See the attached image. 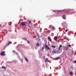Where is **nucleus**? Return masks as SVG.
Instances as JSON below:
<instances>
[{"label":"nucleus","mask_w":76,"mask_h":76,"mask_svg":"<svg viewBox=\"0 0 76 76\" xmlns=\"http://www.w3.org/2000/svg\"><path fill=\"white\" fill-rule=\"evenodd\" d=\"M67 31H68V30H66L65 31V32H67Z\"/></svg>","instance_id":"21"},{"label":"nucleus","mask_w":76,"mask_h":76,"mask_svg":"<svg viewBox=\"0 0 76 76\" xmlns=\"http://www.w3.org/2000/svg\"><path fill=\"white\" fill-rule=\"evenodd\" d=\"M29 23H31V21H29Z\"/></svg>","instance_id":"29"},{"label":"nucleus","mask_w":76,"mask_h":76,"mask_svg":"<svg viewBox=\"0 0 76 76\" xmlns=\"http://www.w3.org/2000/svg\"><path fill=\"white\" fill-rule=\"evenodd\" d=\"M40 29H41V28H40Z\"/></svg>","instance_id":"37"},{"label":"nucleus","mask_w":76,"mask_h":76,"mask_svg":"<svg viewBox=\"0 0 76 76\" xmlns=\"http://www.w3.org/2000/svg\"><path fill=\"white\" fill-rule=\"evenodd\" d=\"M73 72H71L70 73V75H73Z\"/></svg>","instance_id":"14"},{"label":"nucleus","mask_w":76,"mask_h":76,"mask_svg":"<svg viewBox=\"0 0 76 76\" xmlns=\"http://www.w3.org/2000/svg\"><path fill=\"white\" fill-rule=\"evenodd\" d=\"M64 24H66V23H65V22H64Z\"/></svg>","instance_id":"30"},{"label":"nucleus","mask_w":76,"mask_h":76,"mask_svg":"<svg viewBox=\"0 0 76 76\" xmlns=\"http://www.w3.org/2000/svg\"><path fill=\"white\" fill-rule=\"evenodd\" d=\"M74 63H76V60L74 61Z\"/></svg>","instance_id":"24"},{"label":"nucleus","mask_w":76,"mask_h":76,"mask_svg":"<svg viewBox=\"0 0 76 76\" xmlns=\"http://www.w3.org/2000/svg\"><path fill=\"white\" fill-rule=\"evenodd\" d=\"M0 55L1 56H5V52L3 51L0 54Z\"/></svg>","instance_id":"2"},{"label":"nucleus","mask_w":76,"mask_h":76,"mask_svg":"<svg viewBox=\"0 0 76 76\" xmlns=\"http://www.w3.org/2000/svg\"><path fill=\"white\" fill-rule=\"evenodd\" d=\"M48 58H46L45 60V62H48Z\"/></svg>","instance_id":"8"},{"label":"nucleus","mask_w":76,"mask_h":76,"mask_svg":"<svg viewBox=\"0 0 76 76\" xmlns=\"http://www.w3.org/2000/svg\"><path fill=\"white\" fill-rule=\"evenodd\" d=\"M70 68H71V69H72L73 70V67H72V66H71Z\"/></svg>","instance_id":"22"},{"label":"nucleus","mask_w":76,"mask_h":76,"mask_svg":"<svg viewBox=\"0 0 76 76\" xmlns=\"http://www.w3.org/2000/svg\"><path fill=\"white\" fill-rule=\"evenodd\" d=\"M44 47H42V50H44Z\"/></svg>","instance_id":"20"},{"label":"nucleus","mask_w":76,"mask_h":76,"mask_svg":"<svg viewBox=\"0 0 76 76\" xmlns=\"http://www.w3.org/2000/svg\"><path fill=\"white\" fill-rule=\"evenodd\" d=\"M56 54V51L55 50H53V51L52 52V54Z\"/></svg>","instance_id":"7"},{"label":"nucleus","mask_w":76,"mask_h":76,"mask_svg":"<svg viewBox=\"0 0 76 76\" xmlns=\"http://www.w3.org/2000/svg\"><path fill=\"white\" fill-rule=\"evenodd\" d=\"M68 49H69V48L68 47H66V48L65 49L66 51H67L68 50Z\"/></svg>","instance_id":"12"},{"label":"nucleus","mask_w":76,"mask_h":76,"mask_svg":"<svg viewBox=\"0 0 76 76\" xmlns=\"http://www.w3.org/2000/svg\"><path fill=\"white\" fill-rule=\"evenodd\" d=\"M36 45L37 47H39V43L37 44Z\"/></svg>","instance_id":"13"},{"label":"nucleus","mask_w":76,"mask_h":76,"mask_svg":"<svg viewBox=\"0 0 76 76\" xmlns=\"http://www.w3.org/2000/svg\"><path fill=\"white\" fill-rule=\"evenodd\" d=\"M53 12H56V11H53Z\"/></svg>","instance_id":"35"},{"label":"nucleus","mask_w":76,"mask_h":76,"mask_svg":"<svg viewBox=\"0 0 76 76\" xmlns=\"http://www.w3.org/2000/svg\"><path fill=\"white\" fill-rule=\"evenodd\" d=\"M59 29H60V28H59Z\"/></svg>","instance_id":"36"},{"label":"nucleus","mask_w":76,"mask_h":76,"mask_svg":"<svg viewBox=\"0 0 76 76\" xmlns=\"http://www.w3.org/2000/svg\"><path fill=\"white\" fill-rule=\"evenodd\" d=\"M48 32H50V31L48 30Z\"/></svg>","instance_id":"33"},{"label":"nucleus","mask_w":76,"mask_h":76,"mask_svg":"<svg viewBox=\"0 0 76 76\" xmlns=\"http://www.w3.org/2000/svg\"><path fill=\"white\" fill-rule=\"evenodd\" d=\"M45 48L46 49H47V50H50V48L49 47H48V46H47V45H45Z\"/></svg>","instance_id":"3"},{"label":"nucleus","mask_w":76,"mask_h":76,"mask_svg":"<svg viewBox=\"0 0 76 76\" xmlns=\"http://www.w3.org/2000/svg\"><path fill=\"white\" fill-rule=\"evenodd\" d=\"M12 52H13V53H16V52H15V51L13 50V51H12Z\"/></svg>","instance_id":"27"},{"label":"nucleus","mask_w":76,"mask_h":76,"mask_svg":"<svg viewBox=\"0 0 76 76\" xmlns=\"http://www.w3.org/2000/svg\"><path fill=\"white\" fill-rule=\"evenodd\" d=\"M49 28H52V25H50L49 27Z\"/></svg>","instance_id":"19"},{"label":"nucleus","mask_w":76,"mask_h":76,"mask_svg":"<svg viewBox=\"0 0 76 76\" xmlns=\"http://www.w3.org/2000/svg\"><path fill=\"white\" fill-rule=\"evenodd\" d=\"M36 49H37V48H36Z\"/></svg>","instance_id":"38"},{"label":"nucleus","mask_w":76,"mask_h":76,"mask_svg":"<svg viewBox=\"0 0 76 76\" xmlns=\"http://www.w3.org/2000/svg\"><path fill=\"white\" fill-rule=\"evenodd\" d=\"M9 25H11V24H10Z\"/></svg>","instance_id":"34"},{"label":"nucleus","mask_w":76,"mask_h":76,"mask_svg":"<svg viewBox=\"0 0 76 76\" xmlns=\"http://www.w3.org/2000/svg\"><path fill=\"white\" fill-rule=\"evenodd\" d=\"M43 58H44V59H45V56H43Z\"/></svg>","instance_id":"28"},{"label":"nucleus","mask_w":76,"mask_h":76,"mask_svg":"<svg viewBox=\"0 0 76 76\" xmlns=\"http://www.w3.org/2000/svg\"><path fill=\"white\" fill-rule=\"evenodd\" d=\"M58 39L57 37L56 36L54 37V40H57Z\"/></svg>","instance_id":"6"},{"label":"nucleus","mask_w":76,"mask_h":76,"mask_svg":"<svg viewBox=\"0 0 76 76\" xmlns=\"http://www.w3.org/2000/svg\"><path fill=\"white\" fill-rule=\"evenodd\" d=\"M26 24V22H23L20 24V25L22 26H25Z\"/></svg>","instance_id":"1"},{"label":"nucleus","mask_w":76,"mask_h":76,"mask_svg":"<svg viewBox=\"0 0 76 76\" xmlns=\"http://www.w3.org/2000/svg\"><path fill=\"white\" fill-rule=\"evenodd\" d=\"M1 68H2V69H6V67L4 66H2L1 67Z\"/></svg>","instance_id":"11"},{"label":"nucleus","mask_w":76,"mask_h":76,"mask_svg":"<svg viewBox=\"0 0 76 76\" xmlns=\"http://www.w3.org/2000/svg\"><path fill=\"white\" fill-rule=\"evenodd\" d=\"M34 38H36V36H35V37L34 36Z\"/></svg>","instance_id":"32"},{"label":"nucleus","mask_w":76,"mask_h":76,"mask_svg":"<svg viewBox=\"0 0 76 76\" xmlns=\"http://www.w3.org/2000/svg\"><path fill=\"white\" fill-rule=\"evenodd\" d=\"M27 42L28 44H29V43H30V42H29V41H28Z\"/></svg>","instance_id":"26"},{"label":"nucleus","mask_w":76,"mask_h":76,"mask_svg":"<svg viewBox=\"0 0 76 76\" xmlns=\"http://www.w3.org/2000/svg\"><path fill=\"white\" fill-rule=\"evenodd\" d=\"M48 39L49 41L51 42H52V40H51V39L50 37H48Z\"/></svg>","instance_id":"4"},{"label":"nucleus","mask_w":76,"mask_h":76,"mask_svg":"<svg viewBox=\"0 0 76 76\" xmlns=\"http://www.w3.org/2000/svg\"><path fill=\"white\" fill-rule=\"evenodd\" d=\"M25 59L26 61L27 62H28L29 61L28 60V59H27V58H25Z\"/></svg>","instance_id":"9"},{"label":"nucleus","mask_w":76,"mask_h":76,"mask_svg":"<svg viewBox=\"0 0 76 76\" xmlns=\"http://www.w3.org/2000/svg\"><path fill=\"white\" fill-rule=\"evenodd\" d=\"M68 47H70V48H71V45H68Z\"/></svg>","instance_id":"18"},{"label":"nucleus","mask_w":76,"mask_h":76,"mask_svg":"<svg viewBox=\"0 0 76 76\" xmlns=\"http://www.w3.org/2000/svg\"><path fill=\"white\" fill-rule=\"evenodd\" d=\"M75 35H76V32L75 33Z\"/></svg>","instance_id":"31"},{"label":"nucleus","mask_w":76,"mask_h":76,"mask_svg":"<svg viewBox=\"0 0 76 76\" xmlns=\"http://www.w3.org/2000/svg\"><path fill=\"white\" fill-rule=\"evenodd\" d=\"M66 39V37H65V38H63L62 39V40L63 41V40H64V39Z\"/></svg>","instance_id":"15"},{"label":"nucleus","mask_w":76,"mask_h":76,"mask_svg":"<svg viewBox=\"0 0 76 76\" xmlns=\"http://www.w3.org/2000/svg\"><path fill=\"white\" fill-rule=\"evenodd\" d=\"M56 58V59H58V58H60V57H58Z\"/></svg>","instance_id":"23"},{"label":"nucleus","mask_w":76,"mask_h":76,"mask_svg":"<svg viewBox=\"0 0 76 76\" xmlns=\"http://www.w3.org/2000/svg\"><path fill=\"white\" fill-rule=\"evenodd\" d=\"M52 48H56V46L52 45Z\"/></svg>","instance_id":"10"},{"label":"nucleus","mask_w":76,"mask_h":76,"mask_svg":"<svg viewBox=\"0 0 76 76\" xmlns=\"http://www.w3.org/2000/svg\"><path fill=\"white\" fill-rule=\"evenodd\" d=\"M62 18L63 19H66V17H65V16H63L62 17Z\"/></svg>","instance_id":"17"},{"label":"nucleus","mask_w":76,"mask_h":76,"mask_svg":"<svg viewBox=\"0 0 76 76\" xmlns=\"http://www.w3.org/2000/svg\"><path fill=\"white\" fill-rule=\"evenodd\" d=\"M37 37H39V34H38V33L37 34Z\"/></svg>","instance_id":"25"},{"label":"nucleus","mask_w":76,"mask_h":76,"mask_svg":"<svg viewBox=\"0 0 76 76\" xmlns=\"http://www.w3.org/2000/svg\"><path fill=\"white\" fill-rule=\"evenodd\" d=\"M62 47V45H60L59 46V48H58L59 50H58L60 51V49H61V48Z\"/></svg>","instance_id":"5"},{"label":"nucleus","mask_w":76,"mask_h":76,"mask_svg":"<svg viewBox=\"0 0 76 76\" xmlns=\"http://www.w3.org/2000/svg\"><path fill=\"white\" fill-rule=\"evenodd\" d=\"M11 43H12V42H9V43H8V46L10 44H11Z\"/></svg>","instance_id":"16"}]
</instances>
